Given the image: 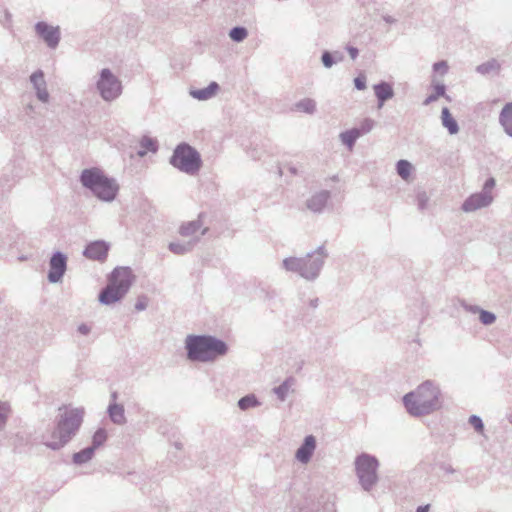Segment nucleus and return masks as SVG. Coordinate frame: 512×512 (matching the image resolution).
Wrapping results in <instances>:
<instances>
[{
  "instance_id": "nucleus-40",
  "label": "nucleus",
  "mask_w": 512,
  "mask_h": 512,
  "mask_svg": "<svg viewBox=\"0 0 512 512\" xmlns=\"http://www.w3.org/2000/svg\"><path fill=\"white\" fill-rule=\"evenodd\" d=\"M469 423L474 427L477 432H482L484 430V424L482 419L477 415H472L469 417Z\"/></svg>"
},
{
  "instance_id": "nucleus-10",
  "label": "nucleus",
  "mask_w": 512,
  "mask_h": 512,
  "mask_svg": "<svg viewBox=\"0 0 512 512\" xmlns=\"http://www.w3.org/2000/svg\"><path fill=\"white\" fill-rule=\"evenodd\" d=\"M48 280L51 283H58L62 280L67 270V256L60 251L52 254L49 261Z\"/></svg>"
},
{
  "instance_id": "nucleus-26",
  "label": "nucleus",
  "mask_w": 512,
  "mask_h": 512,
  "mask_svg": "<svg viewBox=\"0 0 512 512\" xmlns=\"http://www.w3.org/2000/svg\"><path fill=\"white\" fill-rule=\"evenodd\" d=\"M360 130L357 128H353L347 131H344L340 134V139L344 145H346L350 150L353 148L355 142L360 137Z\"/></svg>"
},
{
  "instance_id": "nucleus-37",
  "label": "nucleus",
  "mask_w": 512,
  "mask_h": 512,
  "mask_svg": "<svg viewBox=\"0 0 512 512\" xmlns=\"http://www.w3.org/2000/svg\"><path fill=\"white\" fill-rule=\"evenodd\" d=\"M418 209L424 211L428 207L429 196L425 191H419L416 195Z\"/></svg>"
},
{
  "instance_id": "nucleus-28",
  "label": "nucleus",
  "mask_w": 512,
  "mask_h": 512,
  "mask_svg": "<svg viewBox=\"0 0 512 512\" xmlns=\"http://www.w3.org/2000/svg\"><path fill=\"white\" fill-rule=\"evenodd\" d=\"M501 65L496 59L488 60L476 67V71L479 74L487 75L490 73H498L500 71Z\"/></svg>"
},
{
  "instance_id": "nucleus-15",
  "label": "nucleus",
  "mask_w": 512,
  "mask_h": 512,
  "mask_svg": "<svg viewBox=\"0 0 512 512\" xmlns=\"http://www.w3.org/2000/svg\"><path fill=\"white\" fill-rule=\"evenodd\" d=\"M316 449V439L313 435H308L304 438L303 443L297 449L295 458L302 464H307Z\"/></svg>"
},
{
  "instance_id": "nucleus-46",
  "label": "nucleus",
  "mask_w": 512,
  "mask_h": 512,
  "mask_svg": "<svg viewBox=\"0 0 512 512\" xmlns=\"http://www.w3.org/2000/svg\"><path fill=\"white\" fill-rule=\"evenodd\" d=\"M440 469L447 474L455 473V469L450 464H447V463H442L440 465Z\"/></svg>"
},
{
  "instance_id": "nucleus-52",
  "label": "nucleus",
  "mask_w": 512,
  "mask_h": 512,
  "mask_svg": "<svg viewBox=\"0 0 512 512\" xmlns=\"http://www.w3.org/2000/svg\"><path fill=\"white\" fill-rule=\"evenodd\" d=\"M429 508H430V505L419 506L416 509V512H428Z\"/></svg>"
},
{
  "instance_id": "nucleus-33",
  "label": "nucleus",
  "mask_w": 512,
  "mask_h": 512,
  "mask_svg": "<svg viewBox=\"0 0 512 512\" xmlns=\"http://www.w3.org/2000/svg\"><path fill=\"white\" fill-rule=\"evenodd\" d=\"M412 164L407 160H399L396 164V171L403 180H408L412 172Z\"/></svg>"
},
{
  "instance_id": "nucleus-50",
  "label": "nucleus",
  "mask_w": 512,
  "mask_h": 512,
  "mask_svg": "<svg viewBox=\"0 0 512 512\" xmlns=\"http://www.w3.org/2000/svg\"><path fill=\"white\" fill-rule=\"evenodd\" d=\"M333 55H334V59L336 60V62H341L344 58L342 53L339 51L333 52Z\"/></svg>"
},
{
  "instance_id": "nucleus-11",
  "label": "nucleus",
  "mask_w": 512,
  "mask_h": 512,
  "mask_svg": "<svg viewBox=\"0 0 512 512\" xmlns=\"http://www.w3.org/2000/svg\"><path fill=\"white\" fill-rule=\"evenodd\" d=\"M36 34L46 43V45L55 49L61 39L60 28L58 26H51L44 21H39L35 25Z\"/></svg>"
},
{
  "instance_id": "nucleus-13",
  "label": "nucleus",
  "mask_w": 512,
  "mask_h": 512,
  "mask_svg": "<svg viewBox=\"0 0 512 512\" xmlns=\"http://www.w3.org/2000/svg\"><path fill=\"white\" fill-rule=\"evenodd\" d=\"M110 244L104 240H96L88 243L83 251V256L89 260L104 262L107 259Z\"/></svg>"
},
{
  "instance_id": "nucleus-7",
  "label": "nucleus",
  "mask_w": 512,
  "mask_h": 512,
  "mask_svg": "<svg viewBox=\"0 0 512 512\" xmlns=\"http://www.w3.org/2000/svg\"><path fill=\"white\" fill-rule=\"evenodd\" d=\"M170 164L188 175H195L202 166L200 153L187 143L176 146L170 158Z\"/></svg>"
},
{
  "instance_id": "nucleus-16",
  "label": "nucleus",
  "mask_w": 512,
  "mask_h": 512,
  "mask_svg": "<svg viewBox=\"0 0 512 512\" xmlns=\"http://www.w3.org/2000/svg\"><path fill=\"white\" fill-rule=\"evenodd\" d=\"M329 198H330L329 191H327V190L319 191L307 199L306 207H307V209H309L310 211H312L314 213H321L324 210Z\"/></svg>"
},
{
  "instance_id": "nucleus-29",
  "label": "nucleus",
  "mask_w": 512,
  "mask_h": 512,
  "mask_svg": "<svg viewBox=\"0 0 512 512\" xmlns=\"http://www.w3.org/2000/svg\"><path fill=\"white\" fill-rule=\"evenodd\" d=\"M432 85H433L434 92L426 97V99L423 102L424 105H429V104L437 101L439 97L446 96V87L444 84H442V83L435 84L433 81Z\"/></svg>"
},
{
  "instance_id": "nucleus-6",
  "label": "nucleus",
  "mask_w": 512,
  "mask_h": 512,
  "mask_svg": "<svg viewBox=\"0 0 512 512\" xmlns=\"http://www.w3.org/2000/svg\"><path fill=\"white\" fill-rule=\"evenodd\" d=\"M135 276L129 267H116L108 278V284L98 296L103 305H111L120 301L130 290Z\"/></svg>"
},
{
  "instance_id": "nucleus-4",
  "label": "nucleus",
  "mask_w": 512,
  "mask_h": 512,
  "mask_svg": "<svg viewBox=\"0 0 512 512\" xmlns=\"http://www.w3.org/2000/svg\"><path fill=\"white\" fill-rule=\"evenodd\" d=\"M328 258V252L324 245L319 246L313 252L304 257H287L282 261V267L292 273L298 274L307 281H315Z\"/></svg>"
},
{
  "instance_id": "nucleus-5",
  "label": "nucleus",
  "mask_w": 512,
  "mask_h": 512,
  "mask_svg": "<svg viewBox=\"0 0 512 512\" xmlns=\"http://www.w3.org/2000/svg\"><path fill=\"white\" fill-rule=\"evenodd\" d=\"M80 182L103 202H112L119 192L117 181L105 175L99 168L84 169L80 175Z\"/></svg>"
},
{
  "instance_id": "nucleus-45",
  "label": "nucleus",
  "mask_w": 512,
  "mask_h": 512,
  "mask_svg": "<svg viewBox=\"0 0 512 512\" xmlns=\"http://www.w3.org/2000/svg\"><path fill=\"white\" fill-rule=\"evenodd\" d=\"M346 50L351 57L352 60H355L358 57L359 50L354 46H346Z\"/></svg>"
},
{
  "instance_id": "nucleus-9",
  "label": "nucleus",
  "mask_w": 512,
  "mask_h": 512,
  "mask_svg": "<svg viewBox=\"0 0 512 512\" xmlns=\"http://www.w3.org/2000/svg\"><path fill=\"white\" fill-rule=\"evenodd\" d=\"M96 88L106 102L115 101L123 92L122 82L109 68H103L100 71Z\"/></svg>"
},
{
  "instance_id": "nucleus-25",
  "label": "nucleus",
  "mask_w": 512,
  "mask_h": 512,
  "mask_svg": "<svg viewBox=\"0 0 512 512\" xmlns=\"http://www.w3.org/2000/svg\"><path fill=\"white\" fill-rule=\"evenodd\" d=\"M94 453H95L94 447H91V446L86 447V448L82 449L81 451L73 454V457H72L73 463L76 465L85 464L93 458Z\"/></svg>"
},
{
  "instance_id": "nucleus-51",
  "label": "nucleus",
  "mask_w": 512,
  "mask_h": 512,
  "mask_svg": "<svg viewBox=\"0 0 512 512\" xmlns=\"http://www.w3.org/2000/svg\"><path fill=\"white\" fill-rule=\"evenodd\" d=\"M309 305L312 307V308H317L318 305H319V299L318 298H313L309 301Z\"/></svg>"
},
{
  "instance_id": "nucleus-2",
  "label": "nucleus",
  "mask_w": 512,
  "mask_h": 512,
  "mask_svg": "<svg viewBox=\"0 0 512 512\" xmlns=\"http://www.w3.org/2000/svg\"><path fill=\"white\" fill-rule=\"evenodd\" d=\"M403 403L412 416L429 415L442 406L441 390L434 381L426 380L414 391L407 393L403 397Z\"/></svg>"
},
{
  "instance_id": "nucleus-18",
  "label": "nucleus",
  "mask_w": 512,
  "mask_h": 512,
  "mask_svg": "<svg viewBox=\"0 0 512 512\" xmlns=\"http://www.w3.org/2000/svg\"><path fill=\"white\" fill-rule=\"evenodd\" d=\"M208 231V228H203L199 236H195L193 239L189 240L185 243L180 242H171L169 244V250L177 255H183L185 253L190 252L193 247L200 241L201 236L205 235Z\"/></svg>"
},
{
  "instance_id": "nucleus-49",
  "label": "nucleus",
  "mask_w": 512,
  "mask_h": 512,
  "mask_svg": "<svg viewBox=\"0 0 512 512\" xmlns=\"http://www.w3.org/2000/svg\"><path fill=\"white\" fill-rule=\"evenodd\" d=\"M383 20L388 24H393L396 22V19L389 15H384Z\"/></svg>"
},
{
  "instance_id": "nucleus-32",
  "label": "nucleus",
  "mask_w": 512,
  "mask_h": 512,
  "mask_svg": "<svg viewBox=\"0 0 512 512\" xmlns=\"http://www.w3.org/2000/svg\"><path fill=\"white\" fill-rule=\"evenodd\" d=\"M140 145L143 148V151H139L138 154L140 156H144L147 151L156 152L158 149L157 141L151 137L143 136Z\"/></svg>"
},
{
  "instance_id": "nucleus-19",
  "label": "nucleus",
  "mask_w": 512,
  "mask_h": 512,
  "mask_svg": "<svg viewBox=\"0 0 512 512\" xmlns=\"http://www.w3.org/2000/svg\"><path fill=\"white\" fill-rule=\"evenodd\" d=\"M219 88V84L213 81L205 88L190 90V95L194 99L205 101L214 97Z\"/></svg>"
},
{
  "instance_id": "nucleus-39",
  "label": "nucleus",
  "mask_w": 512,
  "mask_h": 512,
  "mask_svg": "<svg viewBox=\"0 0 512 512\" xmlns=\"http://www.w3.org/2000/svg\"><path fill=\"white\" fill-rule=\"evenodd\" d=\"M321 61L325 68H331L336 63L333 53H331L329 51H324L322 53Z\"/></svg>"
},
{
  "instance_id": "nucleus-24",
  "label": "nucleus",
  "mask_w": 512,
  "mask_h": 512,
  "mask_svg": "<svg viewBox=\"0 0 512 512\" xmlns=\"http://www.w3.org/2000/svg\"><path fill=\"white\" fill-rule=\"evenodd\" d=\"M202 228V221L200 219L183 223L179 228L181 236L189 237L194 236Z\"/></svg>"
},
{
  "instance_id": "nucleus-55",
  "label": "nucleus",
  "mask_w": 512,
  "mask_h": 512,
  "mask_svg": "<svg viewBox=\"0 0 512 512\" xmlns=\"http://www.w3.org/2000/svg\"><path fill=\"white\" fill-rule=\"evenodd\" d=\"M176 447H177L178 449H180V448H181V445H180L179 443H176Z\"/></svg>"
},
{
  "instance_id": "nucleus-43",
  "label": "nucleus",
  "mask_w": 512,
  "mask_h": 512,
  "mask_svg": "<svg viewBox=\"0 0 512 512\" xmlns=\"http://www.w3.org/2000/svg\"><path fill=\"white\" fill-rule=\"evenodd\" d=\"M355 88L358 90H364L366 88V77L364 75H359L354 79Z\"/></svg>"
},
{
  "instance_id": "nucleus-42",
  "label": "nucleus",
  "mask_w": 512,
  "mask_h": 512,
  "mask_svg": "<svg viewBox=\"0 0 512 512\" xmlns=\"http://www.w3.org/2000/svg\"><path fill=\"white\" fill-rule=\"evenodd\" d=\"M433 70L435 72H440L442 75H444L448 71V65L446 61H439L434 63Z\"/></svg>"
},
{
  "instance_id": "nucleus-54",
  "label": "nucleus",
  "mask_w": 512,
  "mask_h": 512,
  "mask_svg": "<svg viewBox=\"0 0 512 512\" xmlns=\"http://www.w3.org/2000/svg\"><path fill=\"white\" fill-rule=\"evenodd\" d=\"M117 397H118L117 392H113L111 394V402L110 403H116Z\"/></svg>"
},
{
  "instance_id": "nucleus-30",
  "label": "nucleus",
  "mask_w": 512,
  "mask_h": 512,
  "mask_svg": "<svg viewBox=\"0 0 512 512\" xmlns=\"http://www.w3.org/2000/svg\"><path fill=\"white\" fill-rule=\"evenodd\" d=\"M260 405V402L258 401L257 397L254 394H248L238 401V407L245 411L250 408L258 407Z\"/></svg>"
},
{
  "instance_id": "nucleus-47",
  "label": "nucleus",
  "mask_w": 512,
  "mask_h": 512,
  "mask_svg": "<svg viewBox=\"0 0 512 512\" xmlns=\"http://www.w3.org/2000/svg\"><path fill=\"white\" fill-rule=\"evenodd\" d=\"M77 330L82 335H88L90 333V327L86 324H80Z\"/></svg>"
},
{
  "instance_id": "nucleus-31",
  "label": "nucleus",
  "mask_w": 512,
  "mask_h": 512,
  "mask_svg": "<svg viewBox=\"0 0 512 512\" xmlns=\"http://www.w3.org/2000/svg\"><path fill=\"white\" fill-rule=\"evenodd\" d=\"M295 108L307 114H313L316 111V102L311 98H304L295 104Z\"/></svg>"
},
{
  "instance_id": "nucleus-44",
  "label": "nucleus",
  "mask_w": 512,
  "mask_h": 512,
  "mask_svg": "<svg viewBox=\"0 0 512 512\" xmlns=\"http://www.w3.org/2000/svg\"><path fill=\"white\" fill-rule=\"evenodd\" d=\"M146 308H147V298L145 296L139 297L135 303V309L137 311H143Z\"/></svg>"
},
{
  "instance_id": "nucleus-22",
  "label": "nucleus",
  "mask_w": 512,
  "mask_h": 512,
  "mask_svg": "<svg viewBox=\"0 0 512 512\" xmlns=\"http://www.w3.org/2000/svg\"><path fill=\"white\" fill-rule=\"evenodd\" d=\"M296 384V379L292 376L287 377L279 386L273 388V393L280 401H285L288 394L293 392V386Z\"/></svg>"
},
{
  "instance_id": "nucleus-20",
  "label": "nucleus",
  "mask_w": 512,
  "mask_h": 512,
  "mask_svg": "<svg viewBox=\"0 0 512 512\" xmlns=\"http://www.w3.org/2000/svg\"><path fill=\"white\" fill-rule=\"evenodd\" d=\"M110 420L116 425H124L127 422L124 406L118 403H110L107 409Z\"/></svg>"
},
{
  "instance_id": "nucleus-21",
  "label": "nucleus",
  "mask_w": 512,
  "mask_h": 512,
  "mask_svg": "<svg viewBox=\"0 0 512 512\" xmlns=\"http://www.w3.org/2000/svg\"><path fill=\"white\" fill-rule=\"evenodd\" d=\"M499 122L505 133L512 137V101L505 104L499 115Z\"/></svg>"
},
{
  "instance_id": "nucleus-1",
  "label": "nucleus",
  "mask_w": 512,
  "mask_h": 512,
  "mask_svg": "<svg viewBox=\"0 0 512 512\" xmlns=\"http://www.w3.org/2000/svg\"><path fill=\"white\" fill-rule=\"evenodd\" d=\"M83 417V408L59 407L54 429L50 439L44 442L45 446L52 450H59L67 445L78 433Z\"/></svg>"
},
{
  "instance_id": "nucleus-48",
  "label": "nucleus",
  "mask_w": 512,
  "mask_h": 512,
  "mask_svg": "<svg viewBox=\"0 0 512 512\" xmlns=\"http://www.w3.org/2000/svg\"><path fill=\"white\" fill-rule=\"evenodd\" d=\"M250 156L253 159H260L261 158V154L259 153L258 148H254L253 150H251Z\"/></svg>"
},
{
  "instance_id": "nucleus-3",
  "label": "nucleus",
  "mask_w": 512,
  "mask_h": 512,
  "mask_svg": "<svg viewBox=\"0 0 512 512\" xmlns=\"http://www.w3.org/2000/svg\"><path fill=\"white\" fill-rule=\"evenodd\" d=\"M187 358L193 362H213L228 352L227 344L211 335H188L185 339Z\"/></svg>"
},
{
  "instance_id": "nucleus-17",
  "label": "nucleus",
  "mask_w": 512,
  "mask_h": 512,
  "mask_svg": "<svg viewBox=\"0 0 512 512\" xmlns=\"http://www.w3.org/2000/svg\"><path fill=\"white\" fill-rule=\"evenodd\" d=\"M375 96L377 98V107L381 109L385 102L394 97V90L390 83L382 81L373 86Z\"/></svg>"
},
{
  "instance_id": "nucleus-36",
  "label": "nucleus",
  "mask_w": 512,
  "mask_h": 512,
  "mask_svg": "<svg viewBox=\"0 0 512 512\" xmlns=\"http://www.w3.org/2000/svg\"><path fill=\"white\" fill-rule=\"evenodd\" d=\"M9 413L10 405L7 402L0 401V431L5 427Z\"/></svg>"
},
{
  "instance_id": "nucleus-14",
  "label": "nucleus",
  "mask_w": 512,
  "mask_h": 512,
  "mask_svg": "<svg viewBox=\"0 0 512 512\" xmlns=\"http://www.w3.org/2000/svg\"><path fill=\"white\" fill-rule=\"evenodd\" d=\"M29 79L36 92L37 99L43 103H47L49 101L50 95L47 90V83L44 77V72L41 69H38L30 75Z\"/></svg>"
},
{
  "instance_id": "nucleus-27",
  "label": "nucleus",
  "mask_w": 512,
  "mask_h": 512,
  "mask_svg": "<svg viewBox=\"0 0 512 512\" xmlns=\"http://www.w3.org/2000/svg\"><path fill=\"white\" fill-rule=\"evenodd\" d=\"M466 308L473 313L479 312L480 322L484 325H491L496 321V315L490 311L483 310L478 306H469Z\"/></svg>"
},
{
  "instance_id": "nucleus-23",
  "label": "nucleus",
  "mask_w": 512,
  "mask_h": 512,
  "mask_svg": "<svg viewBox=\"0 0 512 512\" xmlns=\"http://www.w3.org/2000/svg\"><path fill=\"white\" fill-rule=\"evenodd\" d=\"M442 125L448 130L451 135H455L459 132V126L457 121L451 115L449 109L444 107L441 111Z\"/></svg>"
},
{
  "instance_id": "nucleus-53",
  "label": "nucleus",
  "mask_w": 512,
  "mask_h": 512,
  "mask_svg": "<svg viewBox=\"0 0 512 512\" xmlns=\"http://www.w3.org/2000/svg\"><path fill=\"white\" fill-rule=\"evenodd\" d=\"M288 170H289V172H290L292 175H297V174H298V170H297V168H296V167H294V166H292V165H290V166L288 167Z\"/></svg>"
},
{
  "instance_id": "nucleus-56",
  "label": "nucleus",
  "mask_w": 512,
  "mask_h": 512,
  "mask_svg": "<svg viewBox=\"0 0 512 512\" xmlns=\"http://www.w3.org/2000/svg\"><path fill=\"white\" fill-rule=\"evenodd\" d=\"M28 109H29V110H33V106H32V105H29V106H28Z\"/></svg>"
},
{
  "instance_id": "nucleus-34",
  "label": "nucleus",
  "mask_w": 512,
  "mask_h": 512,
  "mask_svg": "<svg viewBox=\"0 0 512 512\" xmlns=\"http://www.w3.org/2000/svg\"><path fill=\"white\" fill-rule=\"evenodd\" d=\"M247 36H248V30L243 26L233 27L229 31V37L237 43L244 41L247 38Z\"/></svg>"
},
{
  "instance_id": "nucleus-12",
  "label": "nucleus",
  "mask_w": 512,
  "mask_h": 512,
  "mask_svg": "<svg viewBox=\"0 0 512 512\" xmlns=\"http://www.w3.org/2000/svg\"><path fill=\"white\" fill-rule=\"evenodd\" d=\"M494 200L493 194H487L486 192H477L471 194L462 204V210L464 212H474L481 208H486Z\"/></svg>"
},
{
  "instance_id": "nucleus-38",
  "label": "nucleus",
  "mask_w": 512,
  "mask_h": 512,
  "mask_svg": "<svg viewBox=\"0 0 512 512\" xmlns=\"http://www.w3.org/2000/svg\"><path fill=\"white\" fill-rule=\"evenodd\" d=\"M375 126V121L371 118H365L359 126L360 135L369 133Z\"/></svg>"
},
{
  "instance_id": "nucleus-8",
  "label": "nucleus",
  "mask_w": 512,
  "mask_h": 512,
  "mask_svg": "<svg viewBox=\"0 0 512 512\" xmlns=\"http://www.w3.org/2000/svg\"><path fill=\"white\" fill-rule=\"evenodd\" d=\"M379 461L373 455L362 453L355 459L356 475L363 490L370 491L378 481Z\"/></svg>"
},
{
  "instance_id": "nucleus-35",
  "label": "nucleus",
  "mask_w": 512,
  "mask_h": 512,
  "mask_svg": "<svg viewBox=\"0 0 512 512\" xmlns=\"http://www.w3.org/2000/svg\"><path fill=\"white\" fill-rule=\"evenodd\" d=\"M107 440V431L104 428H99L95 431L92 437V445L96 450L100 446H102Z\"/></svg>"
},
{
  "instance_id": "nucleus-41",
  "label": "nucleus",
  "mask_w": 512,
  "mask_h": 512,
  "mask_svg": "<svg viewBox=\"0 0 512 512\" xmlns=\"http://www.w3.org/2000/svg\"><path fill=\"white\" fill-rule=\"evenodd\" d=\"M496 185V181L493 177L488 178L482 188V192H486L487 194H492V190Z\"/></svg>"
}]
</instances>
